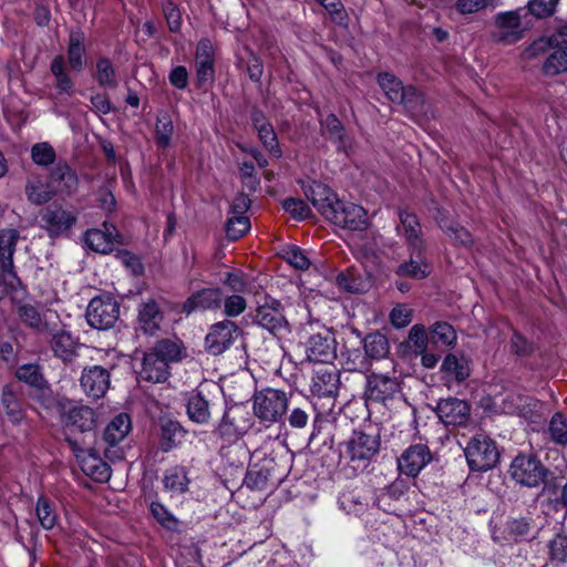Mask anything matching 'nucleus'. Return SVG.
Here are the masks:
<instances>
[{"label":"nucleus","mask_w":567,"mask_h":567,"mask_svg":"<svg viewBox=\"0 0 567 567\" xmlns=\"http://www.w3.org/2000/svg\"><path fill=\"white\" fill-rule=\"evenodd\" d=\"M184 355L185 350L181 342L161 340L145 353L140 375L150 382H164L169 375V364L179 361Z\"/></svg>","instance_id":"1"},{"label":"nucleus","mask_w":567,"mask_h":567,"mask_svg":"<svg viewBox=\"0 0 567 567\" xmlns=\"http://www.w3.org/2000/svg\"><path fill=\"white\" fill-rule=\"evenodd\" d=\"M399 392V383L395 378L373 373L368 378L367 396L374 402L386 403Z\"/></svg>","instance_id":"21"},{"label":"nucleus","mask_w":567,"mask_h":567,"mask_svg":"<svg viewBox=\"0 0 567 567\" xmlns=\"http://www.w3.org/2000/svg\"><path fill=\"white\" fill-rule=\"evenodd\" d=\"M197 80L205 83L214 78V47L209 39L199 40L195 53Z\"/></svg>","instance_id":"26"},{"label":"nucleus","mask_w":567,"mask_h":567,"mask_svg":"<svg viewBox=\"0 0 567 567\" xmlns=\"http://www.w3.org/2000/svg\"><path fill=\"white\" fill-rule=\"evenodd\" d=\"M259 140L265 145V147L275 156H280V151L277 142L276 134L274 132V128L270 124L266 126H260V128L257 131Z\"/></svg>","instance_id":"61"},{"label":"nucleus","mask_w":567,"mask_h":567,"mask_svg":"<svg viewBox=\"0 0 567 567\" xmlns=\"http://www.w3.org/2000/svg\"><path fill=\"white\" fill-rule=\"evenodd\" d=\"M74 455L82 465V470L96 481H104L110 477V467L99 455L90 449H83L76 441L66 439Z\"/></svg>","instance_id":"17"},{"label":"nucleus","mask_w":567,"mask_h":567,"mask_svg":"<svg viewBox=\"0 0 567 567\" xmlns=\"http://www.w3.org/2000/svg\"><path fill=\"white\" fill-rule=\"evenodd\" d=\"M546 51L549 54L544 62L543 70L547 75H556L567 71V44H560L556 35L536 40L526 50L528 56H536Z\"/></svg>","instance_id":"4"},{"label":"nucleus","mask_w":567,"mask_h":567,"mask_svg":"<svg viewBox=\"0 0 567 567\" xmlns=\"http://www.w3.org/2000/svg\"><path fill=\"white\" fill-rule=\"evenodd\" d=\"M163 319V312L158 303L153 299H148L138 307L136 329L147 336H154L161 329Z\"/></svg>","instance_id":"24"},{"label":"nucleus","mask_w":567,"mask_h":567,"mask_svg":"<svg viewBox=\"0 0 567 567\" xmlns=\"http://www.w3.org/2000/svg\"><path fill=\"white\" fill-rule=\"evenodd\" d=\"M436 413L446 425H464L470 417V405L463 400L449 398L439 402Z\"/></svg>","instance_id":"22"},{"label":"nucleus","mask_w":567,"mask_h":567,"mask_svg":"<svg viewBox=\"0 0 567 567\" xmlns=\"http://www.w3.org/2000/svg\"><path fill=\"white\" fill-rule=\"evenodd\" d=\"M50 344L54 354L63 361H71L75 355L78 342L69 331L63 329L55 331Z\"/></svg>","instance_id":"35"},{"label":"nucleus","mask_w":567,"mask_h":567,"mask_svg":"<svg viewBox=\"0 0 567 567\" xmlns=\"http://www.w3.org/2000/svg\"><path fill=\"white\" fill-rule=\"evenodd\" d=\"M120 316L117 301L110 296L93 298L86 309L87 323L99 330H106L114 326Z\"/></svg>","instance_id":"9"},{"label":"nucleus","mask_w":567,"mask_h":567,"mask_svg":"<svg viewBox=\"0 0 567 567\" xmlns=\"http://www.w3.org/2000/svg\"><path fill=\"white\" fill-rule=\"evenodd\" d=\"M173 122L167 117H158L155 125L156 143L161 147H167L173 135Z\"/></svg>","instance_id":"55"},{"label":"nucleus","mask_w":567,"mask_h":567,"mask_svg":"<svg viewBox=\"0 0 567 567\" xmlns=\"http://www.w3.org/2000/svg\"><path fill=\"white\" fill-rule=\"evenodd\" d=\"M549 433L551 439L559 443H567V421L561 413H555L549 423Z\"/></svg>","instance_id":"56"},{"label":"nucleus","mask_w":567,"mask_h":567,"mask_svg":"<svg viewBox=\"0 0 567 567\" xmlns=\"http://www.w3.org/2000/svg\"><path fill=\"white\" fill-rule=\"evenodd\" d=\"M83 392L92 399H101L110 388V372L101 365L84 368L80 378Z\"/></svg>","instance_id":"16"},{"label":"nucleus","mask_w":567,"mask_h":567,"mask_svg":"<svg viewBox=\"0 0 567 567\" xmlns=\"http://www.w3.org/2000/svg\"><path fill=\"white\" fill-rule=\"evenodd\" d=\"M249 420L239 410H230L224 414L217 432L228 443H236L249 429Z\"/></svg>","instance_id":"23"},{"label":"nucleus","mask_w":567,"mask_h":567,"mask_svg":"<svg viewBox=\"0 0 567 567\" xmlns=\"http://www.w3.org/2000/svg\"><path fill=\"white\" fill-rule=\"evenodd\" d=\"M164 488L171 497L183 495L188 491L190 480L188 472L184 466H173L167 468L162 478Z\"/></svg>","instance_id":"31"},{"label":"nucleus","mask_w":567,"mask_h":567,"mask_svg":"<svg viewBox=\"0 0 567 567\" xmlns=\"http://www.w3.org/2000/svg\"><path fill=\"white\" fill-rule=\"evenodd\" d=\"M254 321L274 334L288 331V322L284 316L281 303L269 299L256 309Z\"/></svg>","instance_id":"14"},{"label":"nucleus","mask_w":567,"mask_h":567,"mask_svg":"<svg viewBox=\"0 0 567 567\" xmlns=\"http://www.w3.org/2000/svg\"><path fill=\"white\" fill-rule=\"evenodd\" d=\"M223 295L220 289H202L193 293L183 305V311L187 315L197 310H207L220 306Z\"/></svg>","instance_id":"30"},{"label":"nucleus","mask_w":567,"mask_h":567,"mask_svg":"<svg viewBox=\"0 0 567 567\" xmlns=\"http://www.w3.org/2000/svg\"><path fill=\"white\" fill-rule=\"evenodd\" d=\"M49 183L55 194H70L78 186V176L65 163H58L49 175Z\"/></svg>","instance_id":"28"},{"label":"nucleus","mask_w":567,"mask_h":567,"mask_svg":"<svg viewBox=\"0 0 567 567\" xmlns=\"http://www.w3.org/2000/svg\"><path fill=\"white\" fill-rule=\"evenodd\" d=\"M437 224L454 244L468 246L473 243L472 235L458 223L447 218H441L437 219Z\"/></svg>","instance_id":"43"},{"label":"nucleus","mask_w":567,"mask_h":567,"mask_svg":"<svg viewBox=\"0 0 567 567\" xmlns=\"http://www.w3.org/2000/svg\"><path fill=\"white\" fill-rule=\"evenodd\" d=\"M150 511L153 517L166 528H173L176 526L177 520L173 516V514L159 502H152L150 505Z\"/></svg>","instance_id":"60"},{"label":"nucleus","mask_w":567,"mask_h":567,"mask_svg":"<svg viewBox=\"0 0 567 567\" xmlns=\"http://www.w3.org/2000/svg\"><path fill=\"white\" fill-rule=\"evenodd\" d=\"M464 452L470 468L477 472L491 470L499 458L495 442L484 434L472 437Z\"/></svg>","instance_id":"6"},{"label":"nucleus","mask_w":567,"mask_h":567,"mask_svg":"<svg viewBox=\"0 0 567 567\" xmlns=\"http://www.w3.org/2000/svg\"><path fill=\"white\" fill-rule=\"evenodd\" d=\"M398 215L400 219V224L396 227L398 234L404 237L410 250L422 252L425 248V243L417 216L408 209H399Z\"/></svg>","instance_id":"15"},{"label":"nucleus","mask_w":567,"mask_h":567,"mask_svg":"<svg viewBox=\"0 0 567 567\" xmlns=\"http://www.w3.org/2000/svg\"><path fill=\"white\" fill-rule=\"evenodd\" d=\"M86 37L81 29H73L68 40V63L74 72H81L85 63Z\"/></svg>","instance_id":"29"},{"label":"nucleus","mask_w":567,"mask_h":567,"mask_svg":"<svg viewBox=\"0 0 567 567\" xmlns=\"http://www.w3.org/2000/svg\"><path fill=\"white\" fill-rule=\"evenodd\" d=\"M287 408L288 398L284 391L265 389L254 395V412L264 423L279 421Z\"/></svg>","instance_id":"7"},{"label":"nucleus","mask_w":567,"mask_h":567,"mask_svg":"<svg viewBox=\"0 0 567 567\" xmlns=\"http://www.w3.org/2000/svg\"><path fill=\"white\" fill-rule=\"evenodd\" d=\"M239 336L238 326L230 320L213 324L205 338L206 350L213 355H219L228 350Z\"/></svg>","instance_id":"11"},{"label":"nucleus","mask_w":567,"mask_h":567,"mask_svg":"<svg viewBox=\"0 0 567 567\" xmlns=\"http://www.w3.org/2000/svg\"><path fill=\"white\" fill-rule=\"evenodd\" d=\"M432 341L444 347H453L456 343L457 336L454 328L443 321L435 322L431 327Z\"/></svg>","instance_id":"47"},{"label":"nucleus","mask_w":567,"mask_h":567,"mask_svg":"<svg viewBox=\"0 0 567 567\" xmlns=\"http://www.w3.org/2000/svg\"><path fill=\"white\" fill-rule=\"evenodd\" d=\"M35 514L40 525L47 529H52L58 523V514L48 498L40 496L35 504Z\"/></svg>","instance_id":"46"},{"label":"nucleus","mask_w":567,"mask_h":567,"mask_svg":"<svg viewBox=\"0 0 567 567\" xmlns=\"http://www.w3.org/2000/svg\"><path fill=\"white\" fill-rule=\"evenodd\" d=\"M307 359L318 363H329L336 358V340L330 331L312 334L306 347Z\"/></svg>","instance_id":"18"},{"label":"nucleus","mask_w":567,"mask_h":567,"mask_svg":"<svg viewBox=\"0 0 567 567\" xmlns=\"http://www.w3.org/2000/svg\"><path fill=\"white\" fill-rule=\"evenodd\" d=\"M132 429L128 414L120 413L106 425L104 440L110 446H116L127 436Z\"/></svg>","instance_id":"34"},{"label":"nucleus","mask_w":567,"mask_h":567,"mask_svg":"<svg viewBox=\"0 0 567 567\" xmlns=\"http://www.w3.org/2000/svg\"><path fill=\"white\" fill-rule=\"evenodd\" d=\"M377 81L386 97L394 102L412 107L420 99L415 87L404 86L402 82L392 73H379Z\"/></svg>","instance_id":"12"},{"label":"nucleus","mask_w":567,"mask_h":567,"mask_svg":"<svg viewBox=\"0 0 567 567\" xmlns=\"http://www.w3.org/2000/svg\"><path fill=\"white\" fill-rule=\"evenodd\" d=\"M321 127L328 134L329 140L337 144L339 151L348 152L351 147V141L347 136L342 123L334 114L328 115L321 122Z\"/></svg>","instance_id":"36"},{"label":"nucleus","mask_w":567,"mask_h":567,"mask_svg":"<svg viewBox=\"0 0 567 567\" xmlns=\"http://www.w3.org/2000/svg\"><path fill=\"white\" fill-rule=\"evenodd\" d=\"M94 78L99 85L103 87L114 89L117 86L116 71L110 59L101 56L96 61Z\"/></svg>","instance_id":"42"},{"label":"nucleus","mask_w":567,"mask_h":567,"mask_svg":"<svg viewBox=\"0 0 567 567\" xmlns=\"http://www.w3.org/2000/svg\"><path fill=\"white\" fill-rule=\"evenodd\" d=\"M50 69L55 78V84L59 92L70 94L73 90V81L66 72L64 56H54Z\"/></svg>","instance_id":"44"},{"label":"nucleus","mask_w":567,"mask_h":567,"mask_svg":"<svg viewBox=\"0 0 567 567\" xmlns=\"http://www.w3.org/2000/svg\"><path fill=\"white\" fill-rule=\"evenodd\" d=\"M61 423L66 433H91L96 426V415L90 406L71 401H60Z\"/></svg>","instance_id":"5"},{"label":"nucleus","mask_w":567,"mask_h":567,"mask_svg":"<svg viewBox=\"0 0 567 567\" xmlns=\"http://www.w3.org/2000/svg\"><path fill=\"white\" fill-rule=\"evenodd\" d=\"M247 308V301L241 293H234L224 300V313L227 317H238Z\"/></svg>","instance_id":"59"},{"label":"nucleus","mask_w":567,"mask_h":567,"mask_svg":"<svg viewBox=\"0 0 567 567\" xmlns=\"http://www.w3.org/2000/svg\"><path fill=\"white\" fill-rule=\"evenodd\" d=\"M327 220L338 227L349 230H365L369 226V217L367 210L360 205L338 200Z\"/></svg>","instance_id":"10"},{"label":"nucleus","mask_w":567,"mask_h":567,"mask_svg":"<svg viewBox=\"0 0 567 567\" xmlns=\"http://www.w3.org/2000/svg\"><path fill=\"white\" fill-rule=\"evenodd\" d=\"M25 194L32 204L42 205L54 196V190L49 181L44 183L40 177L31 176L25 185Z\"/></svg>","instance_id":"38"},{"label":"nucleus","mask_w":567,"mask_h":567,"mask_svg":"<svg viewBox=\"0 0 567 567\" xmlns=\"http://www.w3.org/2000/svg\"><path fill=\"white\" fill-rule=\"evenodd\" d=\"M303 193L313 207L327 219L339 198L326 184L312 181L303 186Z\"/></svg>","instance_id":"19"},{"label":"nucleus","mask_w":567,"mask_h":567,"mask_svg":"<svg viewBox=\"0 0 567 567\" xmlns=\"http://www.w3.org/2000/svg\"><path fill=\"white\" fill-rule=\"evenodd\" d=\"M365 354L374 360L386 357L390 351V344L386 337L380 332L368 334L363 340Z\"/></svg>","instance_id":"41"},{"label":"nucleus","mask_w":567,"mask_h":567,"mask_svg":"<svg viewBox=\"0 0 567 567\" xmlns=\"http://www.w3.org/2000/svg\"><path fill=\"white\" fill-rule=\"evenodd\" d=\"M76 214L62 206L52 205L41 213L42 228L52 238L69 231L76 223Z\"/></svg>","instance_id":"13"},{"label":"nucleus","mask_w":567,"mask_h":567,"mask_svg":"<svg viewBox=\"0 0 567 567\" xmlns=\"http://www.w3.org/2000/svg\"><path fill=\"white\" fill-rule=\"evenodd\" d=\"M18 313L20 319L34 329H41L44 326L43 318L39 309L30 303L19 307Z\"/></svg>","instance_id":"53"},{"label":"nucleus","mask_w":567,"mask_h":567,"mask_svg":"<svg viewBox=\"0 0 567 567\" xmlns=\"http://www.w3.org/2000/svg\"><path fill=\"white\" fill-rule=\"evenodd\" d=\"M551 560L557 563L567 561V536L557 535L549 544Z\"/></svg>","instance_id":"62"},{"label":"nucleus","mask_w":567,"mask_h":567,"mask_svg":"<svg viewBox=\"0 0 567 567\" xmlns=\"http://www.w3.org/2000/svg\"><path fill=\"white\" fill-rule=\"evenodd\" d=\"M284 209L297 219H303L309 216L310 208L301 199L287 198L282 203Z\"/></svg>","instance_id":"63"},{"label":"nucleus","mask_w":567,"mask_h":567,"mask_svg":"<svg viewBox=\"0 0 567 567\" xmlns=\"http://www.w3.org/2000/svg\"><path fill=\"white\" fill-rule=\"evenodd\" d=\"M526 16L527 12L524 8L497 13L491 31L492 40L504 45H511L520 41L527 30L523 22V17Z\"/></svg>","instance_id":"3"},{"label":"nucleus","mask_w":567,"mask_h":567,"mask_svg":"<svg viewBox=\"0 0 567 567\" xmlns=\"http://www.w3.org/2000/svg\"><path fill=\"white\" fill-rule=\"evenodd\" d=\"M282 258L292 267L299 270H306L310 266V259L297 246L285 247L281 251Z\"/></svg>","instance_id":"52"},{"label":"nucleus","mask_w":567,"mask_h":567,"mask_svg":"<svg viewBox=\"0 0 567 567\" xmlns=\"http://www.w3.org/2000/svg\"><path fill=\"white\" fill-rule=\"evenodd\" d=\"M17 378L34 388L35 390L41 391V396L43 398V402L47 403V406H50L51 402V390L49 388L48 381L44 379L41 369L37 364H23L18 368L16 372Z\"/></svg>","instance_id":"27"},{"label":"nucleus","mask_w":567,"mask_h":567,"mask_svg":"<svg viewBox=\"0 0 567 567\" xmlns=\"http://www.w3.org/2000/svg\"><path fill=\"white\" fill-rule=\"evenodd\" d=\"M559 0H529L528 11L536 18L543 19L554 14Z\"/></svg>","instance_id":"57"},{"label":"nucleus","mask_w":567,"mask_h":567,"mask_svg":"<svg viewBox=\"0 0 567 567\" xmlns=\"http://www.w3.org/2000/svg\"><path fill=\"white\" fill-rule=\"evenodd\" d=\"M432 460L429 447L424 444H414L408 447L399 458L401 473L416 476Z\"/></svg>","instance_id":"20"},{"label":"nucleus","mask_w":567,"mask_h":567,"mask_svg":"<svg viewBox=\"0 0 567 567\" xmlns=\"http://www.w3.org/2000/svg\"><path fill=\"white\" fill-rule=\"evenodd\" d=\"M270 472L267 468L251 470L247 473L245 483L250 489L265 491L268 488Z\"/></svg>","instance_id":"54"},{"label":"nucleus","mask_w":567,"mask_h":567,"mask_svg":"<svg viewBox=\"0 0 567 567\" xmlns=\"http://www.w3.org/2000/svg\"><path fill=\"white\" fill-rule=\"evenodd\" d=\"M408 346L415 353H423L427 349L429 337L424 326L414 324L408 337Z\"/></svg>","instance_id":"49"},{"label":"nucleus","mask_w":567,"mask_h":567,"mask_svg":"<svg viewBox=\"0 0 567 567\" xmlns=\"http://www.w3.org/2000/svg\"><path fill=\"white\" fill-rule=\"evenodd\" d=\"M185 436L183 427L176 421H165L162 424L161 447L168 452L178 446Z\"/></svg>","instance_id":"40"},{"label":"nucleus","mask_w":567,"mask_h":567,"mask_svg":"<svg viewBox=\"0 0 567 567\" xmlns=\"http://www.w3.org/2000/svg\"><path fill=\"white\" fill-rule=\"evenodd\" d=\"M223 282L234 293H245L248 290L247 277L239 270L227 272Z\"/></svg>","instance_id":"58"},{"label":"nucleus","mask_w":567,"mask_h":567,"mask_svg":"<svg viewBox=\"0 0 567 567\" xmlns=\"http://www.w3.org/2000/svg\"><path fill=\"white\" fill-rule=\"evenodd\" d=\"M509 474L522 486L538 487L545 482L547 470L535 456L519 454L513 460Z\"/></svg>","instance_id":"8"},{"label":"nucleus","mask_w":567,"mask_h":567,"mask_svg":"<svg viewBox=\"0 0 567 567\" xmlns=\"http://www.w3.org/2000/svg\"><path fill=\"white\" fill-rule=\"evenodd\" d=\"M117 236L115 226L104 223L102 229L93 228L86 230L84 241L93 251L109 254L113 250V244Z\"/></svg>","instance_id":"25"},{"label":"nucleus","mask_w":567,"mask_h":567,"mask_svg":"<svg viewBox=\"0 0 567 567\" xmlns=\"http://www.w3.org/2000/svg\"><path fill=\"white\" fill-rule=\"evenodd\" d=\"M340 506L349 514L360 515L364 512L367 503L363 502L362 496L354 492H344L339 498Z\"/></svg>","instance_id":"50"},{"label":"nucleus","mask_w":567,"mask_h":567,"mask_svg":"<svg viewBox=\"0 0 567 567\" xmlns=\"http://www.w3.org/2000/svg\"><path fill=\"white\" fill-rule=\"evenodd\" d=\"M342 454L355 468H365L381 446L379 432L372 426L354 430L343 442Z\"/></svg>","instance_id":"2"},{"label":"nucleus","mask_w":567,"mask_h":567,"mask_svg":"<svg viewBox=\"0 0 567 567\" xmlns=\"http://www.w3.org/2000/svg\"><path fill=\"white\" fill-rule=\"evenodd\" d=\"M422 252L411 250L410 260L402 262L396 270V274L402 277H410L413 279H423L431 274V266L425 262L421 256Z\"/></svg>","instance_id":"37"},{"label":"nucleus","mask_w":567,"mask_h":567,"mask_svg":"<svg viewBox=\"0 0 567 567\" xmlns=\"http://www.w3.org/2000/svg\"><path fill=\"white\" fill-rule=\"evenodd\" d=\"M55 151L48 142H40L31 147V158L35 165L49 166L54 163Z\"/></svg>","instance_id":"48"},{"label":"nucleus","mask_w":567,"mask_h":567,"mask_svg":"<svg viewBox=\"0 0 567 567\" xmlns=\"http://www.w3.org/2000/svg\"><path fill=\"white\" fill-rule=\"evenodd\" d=\"M250 229V220L247 216L230 215L227 221V237L237 240Z\"/></svg>","instance_id":"51"},{"label":"nucleus","mask_w":567,"mask_h":567,"mask_svg":"<svg viewBox=\"0 0 567 567\" xmlns=\"http://www.w3.org/2000/svg\"><path fill=\"white\" fill-rule=\"evenodd\" d=\"M441 371L457 382H462L470 377L468 362L464 358H457L453 353H449L441 365Z\"/></svg>","instance_id":"39"},{"label":"nucleus","mask_w":567,"mask_h":567,"mask_svg":"<svg viewBox=\"0 0 567 567\" xmlns=\"http://www.w3.org/2000/svg\"><path fill=\"white\" fill-rule=\"evenodd\" d=\"M19 233L16 229H4L0 231V262L1 269L4 275L14 277L12 272L13 260L12 256L16 249Z\"/></svg>","instance_id":"32"},{"label":"nucleus","mask_w":567,"mask_h":567,"mask_svg":"<svg viewBox=\"0 0 567 567\" xmlns=\"http://www.w3.org/2000/svg\"><path fill=\"white\" fill-rule=\"evenodd\" d=\"M412 309L405 305H398L390 313L391 323L395 328H404L412 321Z\"/></svg>","instance_id":"64"},{"label":"nucleus","mask_w":567,"mask_h":567,"mask_svg":"<svg viewBox=\"0 0 567 567\" xmlns=\"http://www.w3.org/2000/svg\"><path fill=\"white\" fill-rule=\"evenodd\" d=\"M338 389V379L331 368H321L316 371L311 392L320 398L333 395Z\"/></svg>","instance_id":"33"},{"label":"nucleus","mask_w":567,"mask_h":567,"mask_svg":"<svg viewBox=\"0 0 567 567\" xmlns=\"http://www.w3.org/2000/svg\"><path fill=\"white\" fill-rule=\"evenodd\" d=\"M187 414L196 423H206L210 417L208 401L199 393L189 398Z\"/></svg>","instance_id":"45"}]
</instances>
